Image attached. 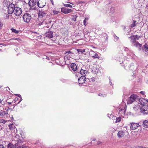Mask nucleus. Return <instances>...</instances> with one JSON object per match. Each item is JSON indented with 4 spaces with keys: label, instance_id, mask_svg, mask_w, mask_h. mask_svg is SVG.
I'll list each match as a JSON object with an SVG mask.
<instances>
[{
    "label": "nucleus",
    "instance_id": "nucleus-1",
    "mask_svg": "<svg viewBox=\"0 0 148 148\" xmlns=\"http://www.w3.org/2000/svg\"><path fill=\"white\" fill-rule=\"evenodd\" d=\"M41 10V11L40 10L39 11L38 14V20H40V19L45 20L48 16V14L46 13V10Z\"/></svg>",
    "mask_w": 148,
    "mask_h": 148
},
{
    "label": "nucleus",
    "instance_id": "nucleus-2",
    "mask_svg": "<svg viewBox=\"0 0 148 148\" xmlns=\"http://www.w3.org/2000/svg\"><path fill=\"white\" fill-rule=\"evenodd\" d=\"M128 38L130 40V41L133 45L137 47H141V45L138 42L135 40L134 36H132L129 37Z\"/></svg>",
    "mask_w": 148,
    "mask_h": 148
},
{
    "label": "nucleus",
    "instance_id": "nucleus-3",
    "mask_svg": "<svg viewBox=\"0 0 148 148\" xmlns=\"http://www.w3.org/2000/svg\"><path fill=\"white\" fill-rule=\"evenodd\" d=\"M137 98V96L135 95H131L129 98L127 100V103L128 104H130L132 103Z\"/></svg>",
    "mask_w": 148,
    "mask_h": 148
},
{
    "label": "nucleus",
    "instance_id": "nucleus-4",
    "mask_svg": "<svg viewBox=\"0 0 148 148\" xmlns=\"http://www.w3.org/2000/svg\"><path fill=\"white\" fill-rule=\"evenodd\" d=\"M23 18L24 21L26 23L29 22L31 18L30 14L28 13H25L23 16Z\"/></svg>",
    "mask_w": 148,
    "mask_h": 148
},
{
    "label": "nucleus",
    "instance_id": "nucleus-5",
    "mask_svg": "<svg viewBox=\"0 0 148 148\" xmlns=\"http://www.w3.org/2000/svg\"><path fill=\"white\" fill-rule=\"evenodd\" d=\"M14 8L15 5L11 3L9 5L8 7V12L9 14H10L14 13Z\"/></svg>",
    "mask_w": 148,
    "mask_h": 148
},
{
    "label": "nucleus",
    "instance_id": "nucleus-6",
    "mask_svg": "<svg viewBox=\"0 0 148 148\" xmlns=\"http://www.w3.org/2000/svg\"><path fill=\"white\" fill-rule=\"evenodd\" d=\"M142 113L144 114H148V106L145 105L143 106L140 108Z\"/></svg>",
    "mask_w": 148,
    "mask_h": 148
},
{
    "label": "nucleus",
    "instance_id": "nucleus-7",
    "mask_svg": "<svg viewBox=\"0 0 148 148\" xmlns=\"http://www.w3.org/2000/svg\"><path fill=\"white\" fill-rule=\"evenodd\" d=\"M14 14L16 16H19L22 13V10L21 8L17 7L14 8Z\"/></svg>",
    "mask_w": 148,
    "mask_h": 148
},
{
    "label": "nucleus",
    "instance_id": "nucleus-8",
    "mask_svg": "<svg viewBox=\"0 0 148 148\" xmlns=\"http://www.w3.org/2000/svg\"><path fill=\"white\" fill-rule=\"evenodd\" d=\"M20 141H21L19 140L17 141V143L15 144L14 146L15 148H32L26 146L25 145H23L22 146H21Z\"/></svg>",
    "mask_w": 148,
    "mask_h": 148
},
{
    "label": "nucleus",
    "instance_id": "nucleus-9",
    "mask_svg": "<svg viewBox=\"0 0 148 148\" xmlns=\"http://www.w3.org/2000/svg\"><path fill=\"white\" fill-rule=\"evenodd\" d=\"M61 11L64 14H66L71 12L73 11V10L71 9L67 8H62L61 9Z\"/></svg>",
    "mask_w": 148,
    "mask_h": 148
},
{
    "label": "nucleus",
    "instance_id": "nucleus-10",
    "mask_svg": "<svg viewBox=\"0 0 148 148\" xmlns=\"http://www.w3.org/2000/svg\"><path fill=\"white\" fill-rule=\"evenodd\" d=\"M138 123H130V127L132 130H135L139 126Z\"/></svg>",
    "mask_w": 148,
    "mask_h": 148
},
{
    "label": "nucleus",
    "instance_id": "nucleus-11",
    "mask_svg": "<svg viewBox=\"0 0 148 148\" xmlns=\"http://www.w3.org/2000/svg\"><path fill=\"white\" fill-rule=\"evenodd\" d=\"M86 79L85 76H82L78 79V82L79 84H82L85 82Z\"/></svg>",
    "mask_w": 148,
    "mask_h": 148
},
{
    "label": "nucleus",
    "instance_id": "nucleus-12",
    "mask_svg": "<svg viewBox=\"0 0 148 148\" xmlns=\"http://www.w3.org/2000/svg\"><path fill=\"white\" fill-rule=\"evenodd\" d=\"M142 49L143 51L146 53H148V44L145 43Z\"/></svg>",
    "mask_w": 148,
    "mask_h": 148
},
{
    "label": "nucleus",
    "instance_id": "nucleus-13",
    "mask_svg": "<svg viewBox=\"0 0 148 148\" xmlns=\"http://www.w3.org/2000/svg\"><path fill=\"white\" fill-rule=\"evenodd\" d=\"M29 5L30 6L34 7L36 4V0H30L29 2Z\"/></svg>",
    "mask_w": 148,
    "mask_h": 148
},
{
    "label": "nucleus",
    "instance_id": "nucleus-14",
    "mask_svg": "<svg viewBox=\"0 0 148 148\" xmlns=\"http://www.w3.org/2000/svg\"><path fill=\"white\" fill-rule=\"evenodd\" d=\"M71 69L74 71H77V72L78 71V69L77 68V66L76 64L74 63H72L71 65Z\"/></svg>",
    "mask_w": 148,
    "mask_h": 148
},
{
    "label": "nucleus",
    "instance_id": "nucleus-15",
    "mask_svg": "<svg viewBox=\"0 0 148 148\" xmlns=\"http://www.w3.org/2000/svg\"><path fill=\"white\" fill-rule=\"evenodd\" d=\"M46 36L47 37L49 38H51L53 37V32L51 31L48 32L46 33Z\"/></svg>",
    "mask_w": 148,
    "mask_h": 148
},
{
    "label": "nucleus",
    "instance_id": "nucleus-16",
    "mask_svg": "<svg viewBox=\"0 0 148 148\" xmlns=\"http://www.w3.org/2000/svg\"><path fill=\"white\" fill-rule=\"evenodd\" d=\"M78 73H80V74L82 75V76H84L87 73L88 71L85 70L81 69L79 72L77 71Z\"/></svg>",
    "mask_w": 148,
    "mask_h": 148
},
{
    "label": "nucleus",
    "instance_id": "nucleus-17",
    "mask_svg": "<svg viewBox=\"0 0 148 148\" xmlns=\"http://www.w3.org/2000/svg\"><path fill=\"white\" fill-rule=\"evenodd\" d=\"M124 135V133L123 131H119L117 134V136L119 138H121Z\"/></svg>",
    "mask_w": 148,
    "mask_h": 148
},
{
    "label": "nucleus",
    "instance_id": "nucleus-18",
    "mask_svg": "<svg viewBox=\"0 0 148 148\" xmlns=\"http://www.w3.org/2000/svg\"><path fill=\"white\" fill-rule=\"evenodd\" d=\"M143 125L145 127H148V121L147 120L143 122Z\"/></svg>",
    "mask_w": 148,
    "mask_h": 148
},
{
    "label": "nucleus",
    "instance_id": "nucleus-19",
    "mask_svg": "<svg viewBox=\"0 0 148 148\" xmlns=\"http://www.w3.org/2000/svg\"><path fill=\"white\" fill-rule=\"evenodd\" d=\"M38 21H39V23H38L37 21V26H40L42 25L43 23L44 22V20H42V19L41 20L40 19V20H38Z\"/></svg>",
    "mask_w": 148,
    "mask_h": 148
},
{
    "label": "nucleus",
    "instance_id": "nucleus-20",
    "mask_svg": "<svg viewBox=\"0 0 148 148\" xmlns=\"http://www.w3.org/2000/svg\"><path fill=\"white\" fill-rule=\"evenodd\" d=\"M45 4L44 3L43 4H42L41 3H39V2L37 3V5L38 7L40 8H42L45 5Z\"/></svg>",
    "mask_w": 148,
    "mask_h": 148
},
{
    "label": "nucleus",
    "instance_id": "nucleus-21",
    "mask_svg": "<svg viewBox=\"0 0 148 148\" xmlns=\"http://www.w3.org/2000/svg\"><path fill=\"white\" fill-rule=\"evenodd\" d=\"M139 102L142 105H143L145 104V100L143 98L140 99L139 100Z\"/></svg>",
    "mask_w": 148,
    "mask_h": 148
},
{
    "label": "nucleus",
    "instance_id": "nucleus-22",
    "mask_svg": "<svg viewBox=\"0 0 148 148\" xmlns=\"http://www.w3.org/2000/svg\"><path fill=\"white\" fill-rule=\"evenodd\" d=\"M10 129L11 130H13L14 129L15 126L13 124H10L9 125Z\"/></svg>",
    "mask_w": 148,
    "mask_h": 148
},
{
    "label": "nucleus",
    "instance_id": "nucleus-23",
    "mask_svg": "<svg viewBox=\"0 0 148 148\" xmlns=\"http://www.w3.org/2000/svg\"><path fill=\"white\" fill-rule=\"evenodd\" d=\"M77 16L76 15H74L72 16V20L74 21H76V19Z\"/></svg>",
    "mask_w": 148,
    "mask_h": 148
},
{
    "label": "nucleus",
    "instance_id": "nucleus-24",
    "mask_svg": "<svg viewBox=\"0 0 148 148\" xmlns=\"http://www.w3.org/2000/svg\"><path fill=\"white\" fill-rule=\"evenodd\" d=\"M11 30L12 32H14L16 34H18L19 32V31L17 30L16 29L13 28L11 29Z\"/></svg>",
    "mask_w": 148,
    "mask_h": 148
},
{
    "label": "nucleus",
    "instance_id": "nucleus-25",
    "mask_svg": "<svg viewBox=\"0 0 148 148\" xmlns=\"http://www.w3.org/2000/svg\"><path fill=\"white\" fill-rule=\"evenodd\" d=\"M130 69L132 70H134L135 69V66H134V64H132V65L130 66Z\"/></svg>",
    "mask_w": 148,
    "mask_h": 148
},
{
    "label": "nucleus",
    "instance_id": "nucleus-26",
    "mask_svg": "<svg viewBox=\"0 0 148 148\" xmlns=\"http://www.w3.org/2000/svg\"><path fill=\"white\" fill-rule=\"evenodd\" d=\"M92 57L94 58H99V57L98 56V55L96 53H95V54L92 56Z\"/></svg>",
    "mask_w": 148,
    "mask_h": 148
},
{
    "label": "nucleus",
    "instance_id": "nucleus-27",
    "mask_svg": "<svg viewBox=\"0 0 148 148\" xmlns=\"http://www.w3.org/2000/svg\"><path fill=\"white\" fill-rule=\"evenodd\" d=\"M14 145H13L12 144L10 143L8 144V148H14Z\"/></svg>",
    "mask_w": 148,
    "mask_h": 148
},
{
    "label": "nucleus",
    "instance_id": "nucleus-28",
    "mask_svg": "<svg viewBox=\"0 0 148 148\" xmlns=\"http://www.w3.org/2000/svg\"><path fill=\"white\" fill-rule=\"evenodd\" d=\"M136 22V21L133 20V23L131 24V27H134L136 25L135 23Z\"/></svg>",
    "mask_w": 148,
    "mask_h": 148
},
{
    "label": "nucleus",
    "instance_id": "nucleus-29",
    "mask_svg": "<svg viewBox=\"0 0 148 148\" xmlns=\"http://www.w3.org/2000/svg\"><path fill=\"white\" fill-rule=\"evenodd\" d=\"M63 5L65 6L66 7H69V8H72V6L69 4H64L63 3Z\"/></svg>",
    "mask_w": 148,
    "mask_h": 148
},
{
    "label": "nucleus",
    "instance_id": "nucleus-30",
    "mask_svg": "<svg viewBox=\"0 0 148 148\" xmlns=\"http://www.w3.org/2000/svg\"><path fill=\"white\" fill-rule=\"evenodd\" d=\"M78 52H81V53H83L85 52V50L82 49H77Z\"/></svg>",
    "mask_w": 148,
    "mask_h": 148
},
{
    "label": "nucleus",
    "instance_id": "nucleus-31",
    "mask_svg": "<svg viewBox=\"0 0 148 148\" xmlns=\"http://www.w3.org/2000/svg\"><path fill=\"white\" fill-rule=\"evenodd\" d=\"M113 36L114 38V40L116 41H117L119 39V38L116 36L115 34Z\"/></svg>",
    "mask_w": 148,
    "mask_h": 148
},
{
    "label": "nucleus",
    "instance_id": "nucleus-32",
    "mask_svg": "<svg viewBox=\"0 0 148 148\" xmlns=\"http://www.w3.org/2000/svg\"><path fill=\"white\" fill-rule=\"evenodd\" d=\"M56 38L57 37L56 36H53V37L52 38L51 40L53 41H55L56 40Z\"/></svg>",
    "mask_w": 148,
    "mask_h": 148
},
{
    "label": "nucleus",
    "instance_id": "nucleus-33",
    "mask_svg": "<svg viewBox=\"0 0 148 148\" xmlns=\"http://www.w3.org/2000/svg\"><path fill=\"white\" fill-rule=\"evenodd\" d=\"M98 95L99 96L102 97H105L106 96V94L103 95L101 93L99 94Z\"/></svg>",
    "mask_w": 148,
    "mask_h": 148
},
{
    "label": "nucleus",
    "instance_id": "nucleus-34",
    "mask_svg": "<svg viewBox=\"0 0 148 148\" xmlns=\"http://www.w3.org/2000/svg\"><path fill=\"white\" fill-rule=\"evenodd\" d=\"M121 121V118L120 117H118L116 119V122H119Z\"/></svg>",
    "mask_w": 148,
    "mask_h": 148
},
{
    "label": "nucleus",
    "instance_id": "nucleus-35",
    "mask_svg": "<svg viewBox=\"0 0 148 148\" xmlns=\"http://www.w3.org/2000/svg\"><path fill=\"white\" fill-rule=\"evenodd\" d=\"M53 13L54 14H57L59 12L58 11H56V10H53Z\"/></svg>",
    "mask_w": 148,
    "mask_h": 148
},
{
    "label": "nucleus",
    "instance_id": "nucleus-36",
    "mask_svg": "<svg viewBox=\"0 0 148 148\" xmlns=\"http://www.w3.org/2000/svg\"><path fill=\"white\" fill-rule=\"evenodd\" d=\"M133 36H134V38H135V40H138L139 38L137 35H133Z\"/></svg>",
    "mask_w": 148,
    "mask_h": 148
},
{
    "label": "nucleus",
    "instance_id": "nucleus-37",
    "mask_svg": "<svg viewBox=\"0 0 148 148\" xmlns=\"http://www.w3.org/2000/svg\"><path fill=\"white\" fill-rule=\"evenodd\" d=\"M2 114L4 115H7L8 114V112L7 111H3L2 112Z\"/></svg>",
    "mask_w": 148,
    "mask_h": 148
},
{
    "label": "nucleus",
    "instance_id": "nucleus-38",
    "mask_svg": "<svg viewBox=\"0 0 148 148\" xmlns=\"http://www.w3.org/2000/svg\"><path fill=\"white\" fill-rule=\"evenodd\" d=\"M71 53V52L70 51H69L66 52L65 53V55L66 56V55L69 54L70 53Z\"/></svg>",
    "mask_w": 148,
    "mask_h": 148
},
{
    "label": "nucleus",
    "instance_id": "nucleus-39",
    "mask_svg": "<svg viewBox=\"0 0 148 148\" xmlns=\"http://www.w3.org/2000/svg\"><path fill=\"white\" fill-rule=\"evenodd\" d=\"M3 24L0 21V28H1L3 26Z\"/></svg>",
    "mask_w": 148,
    "mask_h": 148
},
{
    "label": "nucleus",
    "instance_id": "nucleus-40",
    "mask_svg": "<svg viewBox=\"0 0 148 148\" xmlns=\"http://www.w3.org/2000/svg\"><path fill=\"white\" fill-rule=\"evenodd\" d=\"M20 40V39L19 38H16V39H14V38H12L10 40Z\"/></svg>",
    "mask_w": 148,
    "mask_h": 148
},
{
    "label": "nucleus",
    "instance_id": "nucleus-41",
    "mask_svg": "<svg viewBox=\"0 0 148 148\" xmlns=\"http://www.w3.org/2000/svg\"><path fill=\"white\" fill-rule=\"evenodd\" d=\"M18 100V98L17 97H16L14 99V100L16 102V101H17Z\"/></svg>",
    "mask_w": 148,
    "mask_h": 148
},
{
    "label": "nucleus",
    "instance_id": "nucleus-42",
    "mask_svg": "<svg viewBox=\"0 0 148 148\" xmlns=\"http://www.w3.org/2000/svg\"><path fill=\"white\" fill-rule=\"evenodd\" d=\"M5 109L6 110H7V111H8V110H12L11 108H7V109Z\"/></svg>",
    "mask_w": 148,
    "mask_h": 148
},
{
    "label": "nucleus",
    "instance_id": "nucleus-43",
    "mask_svg": "<svg viewBox=\"0 0 148 148\" xmlns=\"http://www.w3.org/2000/svg\"><path fill=\"white\" fill-rule=\"evenodd\" d=\"M15 95L16 96H17L18 97L21 98V95H20V94H15Z\"/></svg>",
    "mask_w": 148,
    "mask_h": 148
},
{
    "label": "nucleus",
    "instance_id": "nucleus-44",
    "mask_svg": "<svg viewBox=\"0 0 148 148\" xmlns=\"http://www.w3.org/2000/svg\"><path fill=\"white\" fill-rule=\"evenodd\" d=\"M86 18L84 20V24L86 25Z\"/></svg>",
    "mask_w": 148,
    "mask_h": 148
},
{
    "label": "nucleus",
    "instance_id": "nucleus-45",
    "mask_svg": "<svg viewBox=\"0 0 148 148\" xmlns=\"http://www.w3.org/2000/svg\"><path fill=\"white\" fill-rule=\"evenodd\" d=\"M3 146L2 145H0V148H3Z\"/></svg>",
    "mask_w": 148,
    "mask_h": 148
},
{
    "label": "nucleus",
    "instance_id": "nucleus-46",
    "mask_svg": "<svg viewBox=\"0 0 148 148\" xmlns=\"http://www.w3.org/2000/svg\"><path fill=\"white\" fill-rule=\"evenodd\" d=\"M22 100V98H21L20 99V101L18 102V104H19Z\"/></svg>",
    "mask_w": 148,
    "mask_h": 148
},
{
    "label": "nucleus",
    "instance_id": "nucleus-47",
    "mask_svg": "<svg viewBox=\"0 0 148 148\" xmlns=\"http://www.w3.org/2000/svg\"><path fill=\"white\" fill-rule=\"evenodd\" d=\"M99 70H97V71H95V73H96V74L97 73H98V72H99Z\"/></svg>",
    "mask_w": 148,
    "mask_h": 148
},
{
    "label": "nucleus",
    "instance_id": "nucleus-48",
    "mask_svg": "<svg viewBox=\"0 0 148 148\" xmlns=\"http://www.w3.org/2000/svg\"><path fill=\"white\" fill-rule=\"evenodd\" d=\"M138 148H143V147L141 146H139Z\"/></svg>",
    "mask_w": 148,
    "mask_h": 148
},
{
    "label": "nucleus",
    "instance_id": "nucleus-49",
    "mask_svg": "<svg viewBox=\"0 0 148 148\" xmlns=\"http://www.w3.org/2000/svg\"><path fill=\"white\" fill-rule=\"evenodd\" d=\"M51 3L53 5H54L53 1L52 0L51 1Z\"/></svg>",
    "mask_w": 148,
    "mask_h": 148
},
{
    "label": "nucleus",
    "instance_id": "nucleus-50",
    "mask_svg": "<svg viewBox=\"0 0 148 148\" xmlns=\"http://www.w3.org/2000/svg\"><path fill=\"white\" fill-rule=\"evenodd\" d=\"M90 52L91 53H95V52H94V51H92V50L91 51H90Z\"/></svg>",
    "mask_w": 148,
    "mask_h": 148
},
{
    "label": "nucleus",
    "instance_id": "nucleus-51",
    "mask_svg": "<svg viewBox=\"0 0 148 148\" xmlns=\"http://www.w3.org/2000/svg\"><path fill=\"white\" fill-rule=\"evenodd\" d=\"M6 17L7 18H9V15L8 14L6 15Z\"/></svg>",
    "mask_w": 148,
    "mask_h": 148
},
{
    "label": "nucleus",
    "instance_id": "nucleus-52",
    "mask_svg": "<svg viewBox=\"0 0 148 148\" xmlns=\"http://www.w3.org/2000/svg\"><path fill=\"white\" fill-rule=\"evenodd\" d=\"M140 93H141L142 94H144V92L143 91H141V92H140Z\"/></svg>",
    "mask_w": 148,
    "mask_h": 148
},
{
    "label": "nucleus",
    "instance_id": "nucleus-53",
    "mask_svg": "<svg viewBox=\"0 0 148 148\" xmlns=\"http://www.w3.org/2000/svg\"><path fill=\"white\" fill-rule=\"evenodd\" d=\"M110 84L111 85H112V83L110 82Z\"/></svg>",
    "mask_w": 148,
    "mask_h": 148
},
{
    "label": "nucleus",
    "instance_id": "nucleus-54",
    "mask_svg": "<svg viewBox=\"0 0 148 148\" xmlns=\"http://www.w3.org/2000/svg\"><path fill=\"white\" fill-rule=\"evenodd\" d=\"M93 141H95L96 140L95 138H94L92 140Z\"/></svg>",
    "mask_w": 148,
    "mask_h": 148
},
{
    "label": "nucleus",
    "instance_id": "nucleus-55",
    "mask_svg": "<svg viewBox=\"0 0 148 148\" xmlns=\"http://www.w3.org/2000/svg\"><path fill=\"white\" fill-rule=\"evenodd\" d=\"M2 101V100L1 99H0V103L1 102V101Z\"/></svg>",
    "mask_w": 148,
    "mask_h": 148
},
{
    "label": "nucleus",
    "instance_id": "nucleus-56",
    "mask_svg": "<svg viewBox=\"0 0 148 148\" xmlns=\"http://www.w3.org/2000/svg\"><path fill=\"white\" fill-rule=\"evenodd\" d=\"M7 88H8L9 90H10V89H9V87H7L6 88V89H7Z\"/></svg>",
    "mask_w": 148,
    "mask_h": 148
},
{
    "label": "nucleus",
    "instance_id": "nucleus-57",
    "mask_svg": "<svg viewBox=\"0 0 148 148\" xmlns=\"http://www.w3.org/2000/svg\"><path fill=\"white\" fill-rule=\"evenodd\" d=\"M108 36H107V37H106V39H108Z\"/></svg>",
    "mask_w": 148,
    "mask_h": 148
},
{
    "label": "nucleus",
    "instance_id": "nucleus-58",
    "mask_svg": "<svg viewBox=\"0 0 148 148\" xmlns=\"http://www.w3.org/2000/svg\"><path fill=\"white\" fill-rule=\"evenodd\" d=\"M9 103V104H11V102H9V103Z\"/></svg>",
    "mask_w": 148,
    "mask_h": 148
},
{
    "label": "nucleus",
    "instance_id": "nucleus-59",
    "mask_svg": "<svg viewBox=\"0 0 148 148\" xmlns=\"http://www.w3.org/2000/svg\"><path fill=\"white\" fill-rule=\"evenodd\" d=\"M113 9V8H111V9H112V10Z\"/></svg>",
    "mask_w": 148,
    "mask_h": 148
},
{
    "label": "nucleus",
    "instance_id": "nucleus-60",
    "mask_svg": "<svg viewBox=\"0 0 148 148\" xmlns=\"http://www.w3.org/2000/svg\"><path fill=\"white\" fill-rule=\"evenodd\" d=\"M2 45L1 43L0 44V45Z\"/></svg>",
    "mask_w": 148,
    "mask_h": 148
},
{
    "label": "nucleus",
    "instance_id": "nucleus-61",
    "mask_svg": "<svg viewBox=\"0 0 148 148\" xmlns=\"http://www.w3.org/2000/svg\"><path fill=\"white\" fill-rule=\"evenodd\" d=\"M147 101V102H148V101Z\"/></svg>",
    "mask_w": 148,
    "mask_h": 148
}]
</instances>
